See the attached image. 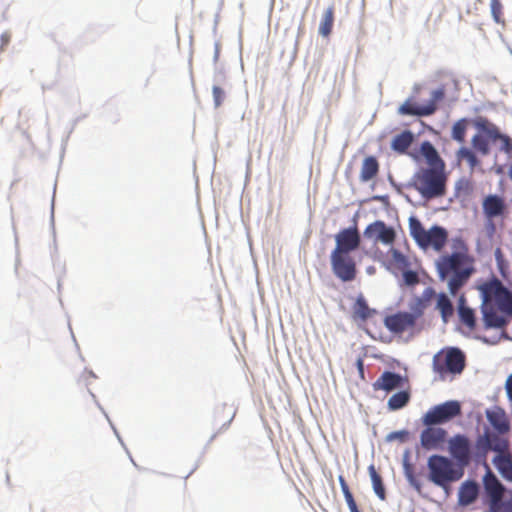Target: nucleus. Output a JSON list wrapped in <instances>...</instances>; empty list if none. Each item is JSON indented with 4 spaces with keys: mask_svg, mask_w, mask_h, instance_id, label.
Wrapping results in <instances>:
<instances>
[{
    "mask_svg": "<svg viewBox=\"0 0 512 512\" xmlns=\"http://www.w3.org/2000/svg\"><path fill=\"white\" fill-rule=\"evenodd\" d=\"M436 309L440 312L442 320L447 322L454 313V308L451 300L445 293L437 295Z\"/></svg>",
    "mask_w": 512,
    "mask_h": 512,
    "instance_id": "cd10ccee",
    "label": "nucleus"
},
{
    "mask_svg": "<svg viewBox=\"0 0 512 512\" xmlns=\"http://www.w3.org/2000/svg\"><path fill=\"white\" fill-rule=\"evenodd\" d=\"M410 398L411 395L409 391L397 392L389 398L387 402L388 409L391 411L402 409L409 403Z\"/></svg>",
    "mask_w": 512,
    "mask_h": 512,
    "instance_id": "c756f323",
    "label": "nucleus"
},
{
    "mask_svg": "<svg viewBox=\"0 0 512 512\" xmlns=\"http://www.w3.org/2000/svg\"><path fill=\"white\" fill-rule=\"evenodd\" d=\"M436 269L441 281L446 280L451 275L448 288L453 296L467 283L475 271L472 259L466 252H454L450 255L441 256L436 262Z\"/></svg>",
    "mask_w": 512,
    "mask_h": 512,
    "instance_id": "7ed1b4c3",
    "label": "nucleus"
},
{
    "mask_svg": "<svg viewBox=\"0 0 512 512\" xmlns=\"http://www.w3.org/2000/svg\"><path fill=\"white\" fill-rule=\"evenodd\" d=\"M335 243L330 255L332 272L342 282L354 281L357 276V264L351 253L361 244L357 226L341 229L335 235Z\"/></svg>",
    "mask_w": 512,
    "mask_h": 512,
    "instance_id": "f257e3e1",
    "label": "nucleus"
},
{
    "mask_svg": "<svg viewBox=\"0 0 512 512\" xmlns=\"http://www.w3.org/2000/svg\"><path fill=\"white\" fill-rule=\"evenodd\" d=\"M428 478L435 485L447 488L451 483L460 480L464 470L451 459L442 455H432L428 458Z\"/></svg>",
    "mask_w": 512,
    "mask_h": 512,
    "instance_id": "423d86ee",
    "label": "nucleus"
},
{
    "mask_svg": "<svg viewBox=\"0 0 512 512\" xmlns=\"http://www.w3.org/2000/svg\"><path fill=\"white\" fill-rule=\"evenodd\" d=\"M505 389L508 399L512 402V373L508 376L506 380Z\"/></svg>",
    "mask_w": 512,
    "mask_h": 512,
    "instance_id": "79ce46f5",
    "label": "nucleus"
},
{
    "mask_svg": "<svg viewBox=\"0 0 512 512\" xmlns=\"http://www.w3.org/2000/svg\"><path fill=\"white\" fill-rule=\"evenodd\" d=\"M508 174H509L510 179L512 180V165L509 168Z\"/></svg>",
    "mask_w": 512,
    "mask_h": 512,
    "instance_id": "49530a36",
    "label": "nucleus"
},
{
    "mask_svg": "<svg viewBox=\"0 0 512 512\" xmlns=\"http://www.w3.org/2000/svg\"><path fill=\"white\" fill-rule=\"evenodd\" d=\"M483 485L489 497V512H499L505 488L489 467L483 477Z\"/></svg>",
    "mask_w": 512,
    "mask_h": 512,
    "instance_id": "4468645a",
    "label": "nucleus"
},
{
    "mask_svg": "<svg viewBox=\"0 0 512 512\" xmlns=\"http://www.w3.org/2000/svg\"><path fill=\"white\" fill-rule=\"evenodd\" d=\"M402 272H403V274H402L403 282L406 286L413 287L420 282L417 272L412 271V270H407V268L405 270H402Z\"/></svg>",
    "mask_w": 512,
    "mask_h": 512,
    "instance_id": "58836bf2",
    "label": "nucleus"
},
{
    "mask_svg": "<svg viewBox=\"0 0 512 512\" xmlns=\"http://www.w3.org/2000/svg\"><path fill=\"white\" fill-rule=\"evenodd\" d=\"M235 417V410L232 406L227 404H223L221 406L216 407L214 411V419L223 421L221 425V429L226 430Z\"/></svg>",
    "mask_w": 512,
    "mask_h": 512,
    "instance_id": "bb28decb",
    "label": "nucleus"
},
{
    "mask_svg": "<svg viewBox=\"0 0 512 512\" xmlns=\"http://www.w3.org/2000/svg\"><path fill=\"white\" fill-rule=\"evenodd\" d=\"M363 236L374 243L391 246L395 242L396 231L393 227L388 226L384 221L377 220L370 223L364 229Z\"/></svg>",
    "mask_w": 512,
    "mask_h": 512,
    "instance_id": "f8f14e48",
    "label": "nucleus"
},
{
    "mask_svg": "<svg viewBox=\"0 0 512 512\" xmlns=\"http://www.w3.org/2000/svg\"><path fill=\"white\" fill-rule=\"evenodd\" d=\"M356 365H357V368L359 370V373L363 376V373H364V363H363V360L361 358H359L356 362Z\"/></svg>",
    "mask_w": 512,
    "mask_h": 512,
    "instance_id": "a18cd8bd",
    "label": "nucleus"
},
{
    "mask_svg": "<svg viewBox=\"0 0 512 512\" xmlns=\"http://www.w3.org/2000/svg\"><path fill=\"white\" fill-rule=\"evenodd\" d=\"M461 414L458 401H447L432 407L423 417L422 423L426 426L443 424Z\"/></svg>",
    "mask_w": 512,
    "mask_h": 512,
    "instance_id": "1a4fd4ad",
    "label": "nucleus"
},
{
    "mask_svg": "<svg viewBox=\"0 0 512 512\" xmlns=\"http://www.w3.org/2000/svg\"><path fill=\"white\" fill-rule=\"evenodd\" d=\"M334 23V7L330 6L328 7L322 17V20L319 25V34H321L324 37H328L333 28Z\"/></svg>",
    "mask_w": 512,
    "mask_h": 512,
    "instance_id": "7c9ffc66",
    "label": "nucleus"
},
{
    "mask_svg": "<svg viewBox=\"0 0 512 512\" xmlns=\"http://www.w3.org/2000/svg\"><path fill=\"white\" fill-rule=\"evenodd\" d=\"M489 139L485 133H477L471 139L472 147L480 154L488 155L490 152Z\"/></svg>",
    "mask_w": 512,
    "mask_h": 512,
    "instance_id": "473e14b6",
    "label": "nucleus"
},
{
    "mask_svg": "<svg viewBox=\"0 0 512 512\" xmlns=\"http://www.w3.org/2000/svg\"><path fill=\"white\" fill-rule=\"evenodd\" d=\"M403 377L397 373L385 371L373 384L375 390H384L390 392L396 388L402 387Z\"/></svg>",
    "mask_w": 512,
    "mask_h": 512,
    "instance_id": "f3484780",
    "label": "nucleus"
},
{
    "mask_svg": "<svg viewBox=\"0 0 512 512\" xmlns=\"http://www.w3.org/2000/svg\"><path fill=\"white\" fill-rule=\"evenodd\" d=\"M509 443L499 433L486 430L480 435L475 444L476 453L479 456H486L489 451H495L498 454H505Z\"/></svg>",
    "mask_w": 512,
    "mask_h": 512,
    "instance_id": "9b49d317",
    "label": "nucleus"
},
{
    "mask_svg": "<svg viewBox=\"0 0 512 512\" xmlns=\"http://www.w3.org/2000/svg\"><path fill=\"white\" fill-rule=\"evenodd\" d=\"M216 438V434H214L212 437H211V440H214Z\"/></svg>",
    "mask_w": 512,
    "mask_h": 512,
    "instance_id": "de8ad7c7",
    "label": "nucleus"
},
{
    "mask_svg": "<svg viewBox=\"0 0 512 512\" xmlns=\"http://www.w3.org/2000/svg\"><path fill=\"white\" fill-rule=\"evenodd\" d=\"M487 419L489 423L497 430L499 434L507 433L510 429L509 421L506 418L505 412L497 408L492 411H487Z\"/></svg>",
    "mask_w": 512,
    "mask_h": 512,
    "instance_id": "aec40b11",
    "label": "nucleus"
},
{
    "mask_svg": "<svg viewBox=\"0 0 512 512\" xmlns=\"http://www.w3.org/2000/svg\"><path fill=\"white\" fill-rule=\"evenodd\" d=\"M338 480L350 512H360L344 476L339 475Z\"/></svg>",
    "mask_w": 512,
    "mask_h": 512,
    "instance_id": "c9c22d12",
    "label": "nucleus"
},
{
    "mask_svg": "<svg viewBox=\"0 0 512 512\" xmlns=\"http://www.w3.org/2000/svg\"><path fill=\"white\" fill-rule=\"evenodd\" d=\"M471 183L468 179L462 178L457 181L456 183V191L459 192L460 190H464L465 192H468L470 190Z\"/></svg>",
    "mask_w": 512,
    "mask_h": 512,
    "instance_id": "a19ab883",
    "label": "nucleus"
},
{
    "mask_svg": "<svg viewBox=\"0 0 512 512\" xmlns=\"http://www.w3.org/2000/svg\"><path fill=\"white\" fill-rule=\"evenodd\" d=\"M449 373L460 374L465 368V355L458 348L447 349Z\"/></svg>",
    "mask_w": 512,
    "mask_h": 512,
    "instance_id": "4be33fe9",
    "label": "nucleus"
},
{
    "mask_svg": "<svg viewBox=\"0 0 512 512\" xmlns=\"http://www.w3.org/2000/svg\"><path fill=\"white\" fill-rule=\"evenodd\" d=\"M379 173V162L374 156L366 157L361 166L360 180L362 182H368L375 178Z\"/></svg>",
    "mask_w": 512,
    "mask_h": 512,
    "instance_id": "5701e85b",
    "label": "nucleus"
},
{
    "mask_svg": "<svg viewBox=\"0 0 512 512\" xmlns=\"http://www.w3.org/2000/svg\"><path fill=\"white\" fill-rule=\"evenodd\" d=\"M390 254V264L397 268L398 270H405L409 267L410 262L408 258L399 250L392 248L389 251Z\"/></svg>",
    "mask_w": 512,
    "mask_h": 512,
    "instance_id": "f704fd0d",
    "label": "nucleus"
},
{
    "mask_svg": "<svg viewBox=\"0 0 512 512\" xmlns=\"http://www.w3.org/2000/svg\"><path fill=\"white\" fill-rule=\"evenodd\" d=\"M494 464L501 476L512 482V458L509 454H498L494 458Z\"/></svg>",
    "mask_w": 512,
    "mask_h": 512,
    "instance_id": "393cba45",
    "label": "nucleus"
},
{
    "mask_svg": "<svg viewBox=\"0 0 512 512\" xmlns=\"http://www.w3.org/2000/svg\"><path fill=\"white\" fill-rule=\"evenodd\" d=\"M213 100H214V106L216 108L220 107L224 101L225 98V92L224 90L219 86H213Z\"/></svg>",
    "mask_w": 512,
    "mask_h": 512,
    "instance_id": "ea45409f",
    "label": "nucleus"
},
{
    "mask_svg": "<svg viewBox=\"0 0 512 512\" xmlns=\"http://www.w3.org/2000/svg\"><path fill=\"white\" fill-rule=\"evenodd\" d=\"M368 471H369V474H370V477H371V481H372V485H373V490H374L375 494L381 500H384L385 497H386V494H385V488H384L381 476L376 471V468H375L374 465H370L368 467Z\"/></svg>",
    "mask_w": 512,
    "mask_h": 512,
    "instance_id": "72a5a7b5",
    "label": "nucleus"
},
{
    "mask_svg": "<svg viewBox=\"0 0 512 512\" xmlns=\"http://www.w3.org/2000/svg\"><path fill=\"white\" fill-rule=\"evenodd\" d=\"M445 168L420 167L412 177V186L425 199L443 197L446 194Z\"/></svg>",
    "mask_w": 512,
    "mask_h": 512,
    "instance_id": "39448f33",
    "label": "nucleus"
},
{
    "mask_svg": "<svg viewBox=\"0 0 512 512\" xmlns=\"http://www.w3.org/2000/svg\"><path fill=\"white\" fill-rule=\"evenodd\" d=\"M479 489L478 485L473 481L464 482L458 492V502L462 506H468L472 504L478 496Z\"/></svg>",
    "mask_w": 512,
    "mask_h": 512,
    "instance_id": "6ab92c4d",
    "label": "nucleus"
},
{
    "mask_svg": "<svg viewBox=\"0 0 512 512\" xmlns=\"http://www.w3.org/2000/svg\"><path fill=\"white\" fill-rule=\"evenodd\" d=\"M412 142L413 134L411 131L406 130L393 138L391 148L400 154H404L406 153L407 149L410 147Z\"/></svg>",
    "mask_w": 512,
    "mask_h": 512,
    "instance_id": "a878e982",
    "label": "nucleus"
},
{
    "mask_svg": "<svg viewBox=\"0 0 512 512\" xmlns=\"http://www.w3.org/2000/svg\"><path fill=\"white\" fill-rule=\"evenodd\" d=\"M490 10H491V15H492L493 20L497 24L504 25L505 24L504 12H503L504 7H503L501 0H491Z\"/></svg>",
    "mask_w": 512,
    "mask_h": 512,
    "instance_id": "4c0bfd02",
    "label": "nucleus"
},
{
    "mask_svg": "<svg viewBox=\"0 0 512 512\" xmlns=\"http://www.w3.org/2000/svg\"><path fill=\"white\" fill-rule=\"evenodd\" d=\"M434 296H436L435 290L432 287H427L421 297H416L410 304L411 312H398L387 316L384 319L386 328L394 334L413 331L417 320L423 316L429 301Z\"/></svg>",
    "mask_w": 512,
    "mask_h": 512,
    "instance_id": "20e7f679",
    "label": "nucleus"
},
{
    "mask_svg": "<svg viewBox=\"0 0 512 512\" xmlns=\"http://www.w3.org/2000/svg\"><path fill=\"white\" fill-rule=\"evenodd\" d=\"M374 314H376V310L371 309L368 306L363 295H359L353 305V308H352L353 319L366 321L367 319L372 317Z\"/></svg>",
    "mask_w": 512,
    "mask_h": 512,
    "instance_id": "412c9836",
    "label": "nucleus"
},
{
    "mask_svg": "<svg viewBox=\"0 0 512 512\" xmlns=\"http://www.w3.org/2000/svg\"><path fill=\"white\" fill-rule=\"evenodd\" d=\"M499 512H512V499L506 502L501 501Z\"/></svg>",
    "mask_w": 512,
    "mask_h": 512,
    "instance_id": "37998d69",
    "label": "nucleus"
},
{
    "mask_svg": "<svg viewBox=\"0 0 512 512\" xmlns=\"http://www.w3.org/2000/svg\"><path fill=\"white\" fill-rule=\"evenodd\" d=\"M445 97V91L443 88H438L431 93V98L425 105H415L410 100H407L399 107V113L402 115L410 116H430L435 113L438 107V103Z\"/></svg>",
    "mask_w": 512,
    "mask_h": 512,
    "instance_id": "9d476101",
    "label": "nucleus"
},
{
    "mask_svg": "<svg viewBox=\"0 0 512 512\" xmlns=\"http://www.w3.org/2000/svg\"><path fill=\"white\" fill-rule=\"evenodd\" d=\"M448 449L459 467L464 469L471 461V442L463 434L454 435L448 441Z\"/></svg>",
    "mask_w": 512,
    "mask_h": 512,
    "instance_id": "ddd939ff",
    "label": "nucleus"
},
{
    "mask_svg": "<svg viewBox=\"0 0 512 512\" xmlns=\"http://www.w3.org/2000/svg\"><path fill=\"white\" fill-rule=\"evenodd\" d=\"M434 426H427L420 434L421 446L428 451L440 449L447 437L445 429Z\"/></svg>",
    "mask_w": 512,
    "mask_h": 512,
    "instance_id": "dca6fc26",
    "label": "nucleus"
},
{
    "mask_svg": "<svg viewBox=\"0 0 512 512\" xmlns=\"http://www.w3.org/2000/svg\"><path fill=\"white\" fill-rule=\"evenodd\" d=\"M474 125L480 132L485 133L491 140H500L501 150L507 154H512V139L507 135L501 134L499 128L495 124L491 123L485 117H478L474 121Z\"/></svg>",
    "mask_w": 512,
    "mask_h": 512,
    "instance_id": "2eb2a0df",
    "label": "nucleus"
},
{
    "mask_svg": "<svg viewBox=\"0 0 512 512\" xmlns=\"http://www.w3.org/2000/svg\"><path fill=\"white\" fill-rule=\"evenodd\" d=\"M480 290L486 325L504 328L507 324L505 316H512V293L496 278L481 285Z\"/></svg>",
    "mask_w": 512,
    "mask_h": 512,
    "instance_id": "f03ea898",
    "label": "nucleus"
},
{
    "mask_svg": "<svg viewBox=\"0 0 512 512\" xmlns=\"http://www.w3.org/2000/svg\"><path fill=\"white\" fill-rule=\"evenodd\" d=\"M409 231L416 244L424 250L432 248L439 252L445 247L448 240L445 228L434 225L426 230L420 220L415 217L409 219Z\"/></svg>",
    "mask_w": 512,
    "mask_h": 512,
    "instance_id": "0eeeda50",
    "label": "nucleus"
},
{
    "mask_svg": "<svg viewBox=\"0 0 512 512\" xmlns=\"http://www.w3.org/2000/svg\"><path fill=\"white\" fill-rule=\"evenodd\" d=\"M465 297L462 295L458 301V314L462 324L469 330H474L476 327V318L473 309L465 305Z\"/></svg>",
    "mask_w": 512,
    "mask_h": 512,
    "instance_id": "b1692460",
    "label": "nucleus"
},
{
    "mask_svg": "<svg viewBox=\"0 0 512 512\" xmlns=\"http://www.w3.org/2000/svg\"><path fill=\"white\" fill-rule=\"evenodd\" d=\"M10 41V35L8 33H3L1 35V49L6 46Z\"/></svg>",
    "mask_w": 512,
    "mask_h": 512,
    "instance_id": "c03bdc74",
    "label": "nucleus"
},
{
    "mask_svg": "<svg viewBox=\"0 0 512 512\" xmlns=\"http://www.w3.org/2000/svg\"><path fill=\"white\" fill-rule=\"evenodd\" d=\"M467 119L463 118L458 120L452 128V138L459 143H463L465 141L466 130H467Z\"/></svg>",
    "mask_w": 512,
    "mask_h": 512,
    "instance_id": "e433bc0d",
    "label": "nucleus"
},
{
    "mask_svg": "<svg viewBox=\"0 0 512 512\" xmlns=\"http://www.w3.org/2000/svg\"><path fill=\"white\" fill-rule=\"evenodd\" d=\"M433 371L444 378L449 373L448 354L446 351H440L434 355L432 361Z\"/></svg>",
    "mask_w": 512,
    "mask_h": 512,
    "instance_id": "c85d7f7f",
    "label": "nucleus"
},
{
    "mask_svg": "<svg viewBox=\"0 0 512 512\" xmlns=\"http://www.w3.org/2000/svg\"><path fill=\"white\" fill-rule=\"evenodd\" d=\"M420 154L425 159L427 168H445V162L430 141H424L420 145Z\"/></svg>",
    "mask_w": 512,
    "mask_h": 512,
    "instance_id": "a211bd4d",
    "label": "nucleus"
},
{
    "mask_svg": "<svg viewBox=\"0 0 512 512\" xmlns=\"http://www.w3.org/2000/svg\"><path fill=\"white\" fill-rule=\"evenodd\" d=\"M457 160L458 161H466L471 172L474 171V169L480 165V160L476 156L475 152H473L471 149L467 147H461L457 151Z\"/></svg>",
    "mask_w": 512,
    "mask_h": 512,
    "instance_id": "2f4dec72",
    "label": "nucleus"
},
{
    "mask_svg": "<svg viewBox=\"0 0 512 512\" xmlns=\"http://www.w3.org/2000/svg\"><path fill=\"white\" fill-rule=\"evenodd\" d=\"M482 212L487 221V228L494 233L495 221H505L509 216V206L504 196L488 194L482 200Z\"/></svg>",
    "mask_w": 512,
    "mask_h": 512,
    "instance_id": "6e6552de",
    "label": "nucleus"
}]
</instances>
